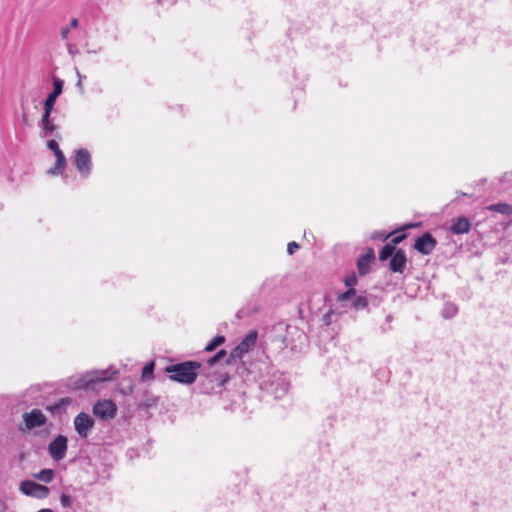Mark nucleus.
<instances>
[{"mask_svg": "<svg viewBox=\"0 0 512 512\" xmlns=\"http://www.w3.org/2000/svg\"><path fill=\"white\" fill-rule=\"evenodd\" d=\"M165 372L169 374V378L172 381L185 385L193 384L198 375L209 378L210 383H213L212 388H220L229 380L228 373L220 371L214 373L206 372V368L200 362L192 360L169 365L165 368Z\"/></svg>", "mask_w": 512, "mask_h": 512, "instance_id": "1", "label": "nucleus"}, {"mask_svg": "<svg viewBox=\"0 0 512 512\" xmlns=\"http://www.w3.org/2000/svg\"><path fill=\"white\" fill-rule=\"evenodd\" d=\"M117 371H114L113 373H110L109 370H95L91 372H87L82 377L76 379V380H70V383L68 384L69 388L73 390H97V385L110 380L112 378L113 374H116Z\"/></svg>", "mask_w": 512, "mask_h": 512, "instance_id": "2", "label": "nucleus"}, {"mask_svg": "<svg viewBox=\"0 0 512 512\" xmlns=\"http://www.w3.org/2000/svg\"><path fill=\"white\" fill-rule=\"evenodd\" d=\"M257 337V331L250 330L241 342L230 352L226 359V365H232L236 360H241L242 357L255 346Z\"/></svg>", "mask_w": 512, "mask_h": 512, "instance_id": "3", "label": "nucleus"}, {"mask_svg": "<svg viewBox=\"0 0 512 512\" xmlns=\"http://www.w3.org/2000/svg\"><path fill=\"white\" fill-rule=\"evenodd\" d=\"M274 379H267L261 382L260 387L272 394L276 399L282 398L289 389V383L283 375H273Z\"/></svg>", "mask_w": 512, "mask_h": 512, "instance_id": "4", "label": "nucleus"}, {"mask_svg": "<svg viewBox=\"0 0 512 512\" xmlns=\"http://www.w3.org/2000/svg\"><path fill=\"white\" fill-rule=\"evenodd\" d=\"M73 163L82 177L87 178L91 173V155L87 149L80 148L74 151Z\"/></svg>", "mask_w": 512, "mask_h": 512, "instance_id": "5", "label": "nucleus"}, {"mask_svg": "<svg viewBox=\"0 0 512 512\" xmlns=\"http://www.w3.org/2000/svg\"><path fill=\"white\" fill-rule=\"evenodd\" d=\"M68 449V438L65 435L56 436L48 445V453L54 461H61L65 458Z\"/></svg>", "mask_w": 512, "mask_h": 512, "instance_id": "6", "label": "nucleus"}, {"mask_svg": "<svg viewBox=\"0 0 512 512\" xmlns=\"http://www.w3.org/2000/svg\"><path fill=\"white\" fill-rule=\"evenodd\" d=\"M20 491L38 499H44L49 495L50 489L47 486L38 484L32 480H24L20 483Z\"/></svg>", "mask_w": 512, "mask_h": 512, "instance_id": "7", "label": "nucleus"}, {"mask_svg": "<svg viewBox=\"0 0 512 512\" xmlns=\"http://www.w3.org/2000/svg\"><path fill=\"white\" fill-rule=\"evenodd\" d=\"M75 431L80 438L86 439L94 427V419L87 413L81 412L74 418L73 421Z\"/></svg>", "mask_w": 512, "mask_h": 512, "instance_id": "8", "label": "nucleus"}, {"mask_svg": "<svg viewBox=\"0 0 512 512\" xmlns=\"http://www.w3.org/2000/svg\"><path fill=\"white\" fill-rule=\"evenodd\" d=\"M437 240L430 232H425L415 239L414 249L423 255H429L435 249Z\"/></svg>", "mask_w": 512, "mask_h": 512, "instance_id": "9", "label": "nucleus"}, {"mask_svg": "<svg viewBox=\"0 0 512 512\" xmlns=\"http://www.w3.org/2000/svg\"><path fill=\"white\" fill-rule=\"evenodd\" d=\"M116 412H117V407L112 400L98 401L93 406V413L97 417H99L103 420H108V419L114 418L116 415Z\"/></svg>", "mask_w": 512, "mask_h": 512, "instance_id": "10", "label": "nucleus"}, {"mask_svg": "<svg viewBox=\"0 0 512 512\" xmlns=\"http://www.w3.org/2000/svg\"><path fill=\"white\" fill-rule=\"evenodd\" d=\"M135 400L138 408L140 409H150L156 407L159 401V397L153 395L148 390H143L140 392L136 391Z\"/></svg>", "mask_w": 512, "mask_h": 512, "instance_id": "11", "label": "nucleus"}, {"mask_svg": "<svg viewBox=\"0 0 512 512\" xmlns=\"http://www.w3.org/2000/svg\"><path fill=\"white\" fill-rule=\"evenodd\" d=\"M23 420L28 429L40 427L47 422L46 416L40 409H33L31 412L24 413Z\"/></svg>", "mask_w": 512, "mask_h": 512, "instance_id": "12", "label": "nucleus"}, {"mask_svg": "<svg viewBox=\"0 0 512 512\" xmlns=\"http://www.w3.org/2000/svg\"><path fill=\"white\" fill-rule=\"evenodd\" d=\"M375 260V252L373 248L369 247L366 249L365 254L357 259V268L361 276H364L370 272V265Z\"/></svg>", "mask_w": 512, "mask_h": 512, "instance_id": "13", "label": "nucleus"}, {"mask_svg": "<svg viewBox=\"0 0 512 512\" xmlns=\"http://www.w3.org/2000/svg\"><path fill=\"white\" fill-rule=\"evenodd\" d=\"M407 264L406 253L403 249H397L389 262V269L394 273H403Z\"/></svg>", "mask_w": 512, "mask_h": 512, "instance_id": "14", "label": "nucleus"}, {"mask_svg": "<svg viewBox=\"0 0 512 512\" xmlns=\"http://www.w3.org/2000/svg\"><path fill=\"white\" fill-rule=\"evenodd\" d=\"M63 85V80L53 77V91L48 94L43 106L54 108L57 98L62 94Z\"/></svg>", "mask_w": 512, "mask_h": 512, "instance_id": "15", "label": "nucleus"}, {"mask_svg": "<svg viewBox=\"0 0 512 512\" xmlns=\"http://www.w3.org/2000/svg\"><path fill=\"white\" fill-rule=\"evenodd\" d=\"M470 228H471L470 220L465 216H461V217H458L454 221V223L451 225L450 231L453 234L459 235V234L468 233L470 231Z\"/></svg>", "mask_w": 512, "mask_h": 512, "instance_id": "16", "label": "nucleus"}, {"mask_svg": "<svg viewBox=\"0 0 512 512\" xmlns=\"http://www.w3.org/2000/svg\"><path fill=\"white\" fill-rule=\"evenodd\" d=\"M55 156H56L55 166L48 170V173L52 174V175H58V174L62 173L63 169L66 166V158L61 150L56 151Z\"/></svg>", "mask_w": 512, "mask_h": 512, "instance_id": "17", "label": "nucleus"}, {"mask_svg": "<svg viewBox=\"0 0 512 512\" xmlns=\"http://www.w3.org/2000/svg\"><path fill=\"white\" fill-rule=\"evenodd\" d=\"M487 209L492 212H497V213L507 215V216L512 214V206L507 203L492 204V205L488 206Z\"/></svg>", "mask_w": 512, "mask_h": 512, "instance_id": "18", "label": "nucleus"}, {"mask_svg": "<svg viewBox=\"0 0 512 512\" xmlns=\"http://www.w3.org/2000/svg\"><path fill=\"white\" fill-rule=\"evenodd\" d=\"M229 355H227V352L226 350L224 349H221L219 350L214 356H212L208 361H207V367L206 368V371L208 369H211L213 366H215L218 362L224 360L226 362V359L228 358Z\"/></svg>", "mask_w": 512, "mask_h": 512, "instance_id": "19", "label": "nucleus"}, {"mask_svg": "<svg viewBox=\"0 0 512 512\" xmlns=\"http://www.w3.org/2000/svg\"><path fill=\"white\" fill-rule=\"evenodd\" d=\"M55 476V471L53 469H42L37 474H34V477L42 482L50 483L53 481Z\"/></svg>", "mask_w": 512, "mask_h": 512, "instance_id": "20", "label": "nucleus"}, {"mask_svg": "<svg viewBox=\"0 0 512 512\" xmlns=\"http://www.w3.org/2000/svg\"><path fill=\"white\" fill-rule=\"evenodd\" d=\"M396 250L397 249H396V247L393 246V244H389V243L385 244L379 253L380 261H385L389 258L391 259L393 257V255L395 254Z\"/></svg>", "mask_w": 512, "mask_h": 512, "instance_id": "21", "label": "nucleus"}, {"mask_svg": "<svg viewBox=\"0 0 512 512\" xmlns=\"http://www.w3.org/2000/svg\"><path fill=\"white\" fill-rule=\"evenodd\" d=\"M154 368H155L154 361L148 362L143 367L142 374H141L142 381H147V380L153 379V377H154Z\"/></svg>", "mask_w": 512, "mask_h": 512, "instance_id": "22", "label": "nucleus"}, {"mask_svg": "<svg viewBox=\"0 0 512 512\" xmlns=\"http://www.w3.org/2000/svg\"><path fill=\"white\" fill-rule=\"evenodd\" d=\"M60 503H61V506L65 509H74V504L76 503V499L74 497H72L71 495L67 494V493H62L60 495Z\"/></svg>", "mask_w": 512, "mask_h": 512, "instance_id": "23", "label": "nucleus"}, {"mask_svg": "<svg viewBox=\"0 0 512 512\" xmlns=\"http://www.w3.org/2000/svg\"><path fill=\"white\" fill-rule=\"evenodd\" d=\"M225 342V337L223 335H217L216 337H214L205 347V351L206 352H212L214 351L217 347H219L220 345H222L223 343Z\"/></svg>", "mask_w": 512, "mask_h": 512, "instance_id": "24", "label": "nucleus"}, {"mask_svg": "<svg viewBox=\"0 0 512 512\" xmlns=\"http://www.w3.org/2000/svg\"><path fill=\"white\" fill-rule=\"evenodd\" d=\"M458 312V308L456 305L452 304V303H447L445 304L443 310H442V315L444 318L446 319H449V318H452L454 317Z\"/></svg>", "mask_w": 512, "mask_h": 512, "instance_id": "25", "label": "nucleus"}, {"mask_svg": "<svg viewBox=\"0 0 512 512\" xmlns=\"http://www.w3.org/2000/svg\"><path fill=\"white\" fill-rule=\"evenodd\" d=\"M352 306L357 310L366 308L368 306L367 297L362 295L355 296L352 301Z\"/></svg>", "mask_w": 512, "mask_h": 512, "instance_id": "26", "label": "nucleus"}, {"mask_svg": "<svg viewBox=\"0 0 512 512\" xmlns=\"http://www.w3.org/2000/svg\"><path fill=\"white\" fill-rule=\"evenodd\" d=\"M42 128V131H43V136L44 137H47L49 135H55L57 138H60V135L55 133L56 130L58 129V126L55 125L52 122H50L49 124H45L44 126L41 127Z\"/></svg>", "mask_w": 512, "mask_h": 512, "instance_id": "27", "label": "nucleus"}, {"mask_svg": "<svg viewBox=\"0 0 512 512\" xmlns=\"http://www.w3.org/2000/svg\"><path fill=\"white\" fill-rule=\"evenodd\" d=\"M52 111H53V108L44 106V113L39 122V125L41 127L44 126L45 124H49L50 122H52V118H51Z\"/></svg>", "mask_w": 512, "mask_h": 512, "instance_id": "28", "label": "nucleus"}, {"mask_svg": "<svg viewBox=\"0 0 512 512\" xmlns=\"http://www.w3.org/2000/svg\"><path fill=\"white\" fill-rule=\"evenodd\" d=\"M355 296H356V290L354 288H349L347 291L339 294L338 301H340V302L348 301L350 299H354Z\"/></svg>", "mask_w": 512, "mask_h": 512, "instance_id": "29", "label": "nucleus"}, {"mask_svg": "<svg viewBox=\"0 0 512 512\" xmlns=\"http://www.w3.org/2000/svg\"><path fill=\"white\" fill-rule=\"evenodd\" d=\"M344 283L347 287L353 288L357 284V276L354 272L350 275H347L344 279Z\"/></svg>", "mask_w": 512, "mask_h": 512, "instance_id": "30", "label": "nucleus"}, {"mask_svg": "<svg viewBox=\"0 0 512 512\" xmlns=\"http://www.w3.org/2000/svg\"><path fill=\"white\" fill-rule=\"evenodd\" d=\"M46 410L50 411L52 414H60L64 408L60 405V402H56L52 405L46 407Z\"/></svg>", "mask_w": 512, "mask_h": 512, "instance_id": "31", "label": "nucleus"}, {"mask_svg": "<svg viewBox=\"0 0 512 512\" xmlns=\"http://www.w3.org/2000/svg\"><path fill=\"white\" fill-rule=\"evenodd\" d=\"M47 147H48L49 150L53 151L54 154L56 153V151L61 150L59 148V145H58L57 141L54 140V139H51V140L47 141Z\"/></svg>", "mask_w": 512, "mask_h": 512, "instance_id": "32", "label": "nucleus"}, {"mask_svg": "<svg viewBox=\"0 0 512 512\" xmlns=\"http://www.w3.org/2000/svg\"><path fill=\"white\" fill-rule=\"evenodd\" d=\"M406 237H407L406 233H402L400 235H397V236L392 238V240H391V242L389 244H393V246L395 247L397 244H399L402 241H404Z\"/></svg>", "mask_w": 512, "mask_h": 512, "instance_id": "33", "label": "nucleus"}, {"mask_svg": "<svg viewBox=\"0 0 512 512\" xmlns=\"http://www.w3.org/2000/svg\"><path fill=\"white\" fill-rule=\"evenodd\" d=\"M299 244L295 241H292L290 243H288L287 245V252L289 255H292L296 250L299 249Z\"/></svg>", "mask_w": 512, "mask_h": 512, "instance_id": "34", "label": "nucleus"}, {"mask_svg": "<svg viewBox=\"0 0 512 512\" xmlns=\"http://www.w3.org/2000/svg\"><path fill=\"white\" fill-rule=\"evenodd\" d=\"M389 235L385 234L384 232H381V231H376L372 234V239L374 240H383L385 241L387 238H388Z\"/></svg>", "mask_w": 512, "mask_h": 512, "instance_id": "35", "label": "nucleus"}, {"mask_svg": "<svg viewBox=\"0 0 512 512\" xmlns=\"http://www.w3.org/2000/svg\"><path fill=\"white\" fill-rule=\"evenodd\" d=\"M134 388H135V386L133 384H129L127 387L121 388V392L124 395H131L134 393Z\"/></svg>", "mask_w": 512, "mask_h": 512, "instance_id": "36", "label": "nucleus"}, {"mask_svg": "<svg viewBox=\"0 0 512 512\" xmlns=\"http://www.w3.org/2000/svg\"><path fill=\"white\" fill-rule=\"evenodd\" d=\"M60 405L65 409L68 405L72 403V399L69 397H65L59 400Z\"/></svg>", "mask_w": 512, "mask_h": 512, "instance_id": "37", "label": "nucleus"}, {"mask_svg": "<svg viewBox=\"0 0 512 512\" xmlns=\"http://www.w3.org/2000/svg\"><path fill=\"white\" fill-rule=\"evenodd\" d=\"M0 512H8V505L4 499L0 498Z\"/></svg>", "mask_w": 512, "mask_h": 512, "instance_id": "38", "label": "nucleus"}, {"mask_svg": "<svg viewBox=\"0 0 512 512\" xmlns=\"http://www.w3.org/2000/svg\"><path fill=\"white\" fill-rule=\"evenodd\" d=\"M501 181L503 182H512V172H507L502 176Z\"/></svg>", "mask_w": 512, "mask_h": 512, "instance_id": "39", "label": "nucleus"}, {"mask_svg": "<svg viewBox=\"0 0 512 512\" xmlns=\"http://www.w3.org/2000/svg\"><path fill=\"white\" fill-rule=\"evenodd\" d=\"M69 32H70V27H65V28H62L61 29V37L63 39H67L68 38V35H69Z\"/></svg>", "mask_w": 512, "mask_h": 512, "instance_id": "40", "label": "nucleus"}, {"mask_svg": "<svg viewBox=\"0 0 512 512\" xmlns=\"http://www.w3.org/2000/svg\"><path fill=\"white\" fill-rule=\"evenodd\" d=\"M77 76H78V82H77V87L80 88L81 90H83V86H82V79L84 78V76H82L79 71L77 70Z\"/></svg>", "mask_w": 512, "mask_h": 512, "instance_id": "41", "label": "nucleus"}, {"mask_svg": "<svg viewBox=\"0 0 512 512\" xmlns=\"http://www.w3.org/2000/svg\"><path fill=\"white\" fill-rule=\"evenodd\" d=\"M78 26V20L76 18H73L70 22V25L68 27L70 28H76Z\"/></svg>", "mask_w": 512, "mask_h": 512, "instance_id": "42", "label": "nucleus"}, {"mask_svg": "<svg viewBox=\"0 0 512 512\" xmlns=\"http://www.w3.org/2000/svg\"><path fill=\"white\" fill-rule=\"evenodd\" d=\"M37 512H54L53 510L49 509V508H44V509H40L39 511Z\"/></svg>", "mask_w": 512, "mask_h": 512, "instance_id": "43", "label": "nucleus"}, {"mask_svg": "<svg viewBox=\"0 0 512 512\" xmlns=\"http://www.w3.org/2000/svg\"><path fill=\"white\" fill-rule=\"evenodd\" d=\"M100 50H101V48H98V50H95V48H92V50H88L87 52L88 53H96V52H98Z\"/></svg>", "mask_w": 512, "mask_h": 512, "instance_id": "44", "label": "nucleus"}, {"mask_svg": "<svg viewBox=\"0 0 512 512\" xmlns=\"http://www.w3.org/2000/svg\"><path fill=\"white\" fill-rule=\"evenodd\" d=\"M100 50H101V48H98V50H95V48H92V50H88L87 52L88 53H96V52H98Z\"/></svg>", "mask_w": 512, "mask_h": 512, "instance_id": "45", "label": "nucleus"}, {"mask_svg": "<svg viewBox=\"0 0 512 512\" xmlns=\"http://www.w3.org/2000/svg\"><path fill=\"white\" fill-rule=\"evenodd\" d=\"M386 320H387L388 322H389V321H391V320H392V316H391V315H388V316L386 317Z\"/></svg>", "mask_w": 512, "mask_h": 512, "instance_id": "46", "label": "nucleus"}, {"mask_svg": "<svg viewBox=\"0 0 512 512\" xmlns=\"http://www.w3.org/2000/svg\"><path fill=\"white\" fill-rule=\"evenodd\" d=\"M22 119H23V121H24V122H25V121H27V115H26V114H24V115H23V117H22Z\"/></svg>", "mask_w": 512, "mask_h": 512, "instance_id": "47", "label": "nucleus"}, {"mask_svg": "<svg viewBox=\"0 0 512 512\" xmlns=\"http://www.w3.org/2000/svg\"><path fill=\"white\" fill-rule=\"evenodd\" d=\"M412 226H413L412 224H407V225H405V226H404V229H405V228H410V227H412Z\"/></svg>", "mask_w": 512, "mask_h": 512, "instance_id": "48", "label": "nucleus"}]
</instances>
